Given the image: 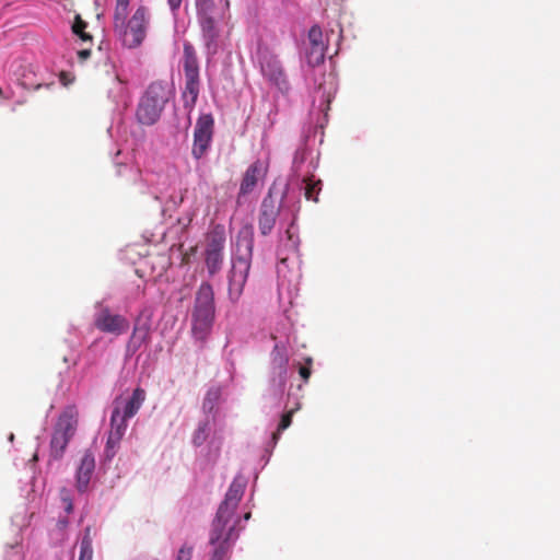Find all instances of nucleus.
<instances>
[{
	"instance_id": "25",
	"label": "nucleus",
	"mask_w": 560,
	"mask_h": 560,
	"mask_svg": "<svg viewBox=\"0 0 560 560\" xmlns=\"http://www.w3.org/2000/svg\"><path fill=\"white\" fill-rule=\"evenodd\" d=\"M92 558H93L92 539H91L89 533H86L80 542L79 560H92Z\"/></svg>"
},
{
	"instance_id": "8",
	"label": "nucleus",
	"mask_w": 560,
	"mask_h": 560,
	"mask_svg": "<svg viewBox=\"0 0 560 560\" xmlns=\"http://www.w3.org/2000/svg\"><path fill=\"white\" fill-rule=\"evenodd\" d=\"M258 58L264 77L277 85L279 90L288 91L289 82L279 58L268 48H260Z\"/></svg>"
},
{
	"instance_id": "22",
	"label": "nucleus",
	"mask_w": 560,
	"mask_h": 560,
	"mask_svg": "<svg viewBox=\"0 0 560 560\" xmlns=\"http://www.w3.org/2000/svg\"><path fill=\"white\" fill-rule=\"evenodd\" d=\"M304 197L308 201L318 202V195L322 190V180H315L314 176L303 179Z\"/></svg>"
},
{
	"instance_id": "4",
	"label": "nucleus",
	"mask_w": 560,
	"mask_h": 560,
	"mask_svg": "<svg viewBox=\"0 0 560 560\" xmlns=\"http://www.w3.org/2000/svg\"><path fill=\"white\" fill-rule=\"evenodd\" d=\"M245 485L238 480H234L223 500L221 502L215 518L212 522L210 532V544H215L223 536L224 527L228 526L231 517L233 516L240 501L243 498Z\"/></svg>"
},
{
	"instance_id": "13",
	"label": "nucleus",
	"mask_w": 560,
	"mask_h": 560,
	"mask_svg": "<svg viewBox=\"0 0 560 560\" xmlns=\"http://www.w3.org/2000/svg\"><path fill=\"white\" fill-rule=\"evenodd\" d=\"M94 469H95L94 455L90 450H86V451H84V453L80 459V465L77 469V475H75V479H77L75 487L79 492L82 493V492L86 491Z\"/></svg>"
},
{
	"instance_id": "27",
	"label": "nucleus",
	"mask_w": 560,
	"mask_h": 560,
	"mask_svg": "<svg viewBox=\"0 0 560 560\" xmlns=\"http://www.w3.org/2000/svg\"><path fill=\"white\" fill-rule=\"evenodd\" d=\"M120 441L121 440L108 434L105 447V454L107 458H112L116 455Z\"/></svg>"
},
{
	"instance_id": "32",
	"label": "nucleus",
	"mask_w": 560,
	"mask_h": 560,
	"mask_svg": "<svg viewBox=\"0 0 560 560\" xmlns=\"http://www.w3.org/2000/svg\"><path fill=\"white\" fill-rule=\"evenodd\" d=\"M192 558V547L190 546H182L177 552L176 560H191Z\"/></svg>"
},
{
	"instance_id": "16",
	"label": "nucleus",
	"mask_w": 560,
	"mask_h": 560,
	"mask_svg": "<svg viewBox=\"0 0 560 560\" xmlns=\"http://www.w3.org/2000/svg\"><path fill=\"white\" fill-rule=\"evenodd\" d=\"M225 246V233L221 226H215L207 234L205 253H223Z\"/></svg>"
},
{
	"instance_id": "21",
	"label": "nucleus",
	"mask_w": 560,
	"mask_h": 560,
	"mask_svg": "<svg viewBox=\"0 0 560 560\" xmlns=\"http://www.w3.org/2000/svg\"><path fill=\"white\" fill-rule=\"evenodd\" d=\"M199 77H185L183 97L186 106L192 107L196 104L199 95Z\"/></svg>"
},
{
	"instance_id": "30",
	"label": "nucleus",
	"mask_w": 560,
	"mask_h": 560,
	"mask_svg": "<svg viewBox=\"0 0 560 560\" xmlns=\"http://www.w3.org/2000/svg\"><path fill=\"white\" fill-rule=\"evenodd\" d=\"M207 428H208V423H202L196 430V432L194 434V443L196 445H200L205 442V440L207 438Z\"/></svg>"
},
{
	"instance_id": "23",
	"label": "nucleus",
	"mask_w": 560,
	"mask_h": 560,
	"mask_svg": "<svg viewBox=\"0 0 560 560\" xmlns=\"http://www.w3.org/2000/svg\"><path fill=\"white\" fill-rule=\"evenodd\" d=\"M223 259V253H205V262L210 276H214L221 270Z\"/></svg>"
},
{
	"instance_id": "26",
	"label": "nucleus",
	"mask_w": 560,
	"mask_h": 560,
	"mask_svg": "<svg viewBox=\"0 0 560 560\" xmlns=\"http://www.w3.org/2000/svg\"><path fill=\"white\" fill-rule=\"evenodd\" d=\"M294 411L295 409H291L282 415L277 431L272 433V440L275 442L279 439L280 433L291 425Z\"/></svg>"
},
{
	"instance_id": "10",
	"label": "nucleus",
	"mask_w": 560,
	"mask_h": 560,
	"mask_svg": "<svg viewBox=\"0 0 560 560\" xmlns=\"http://www.w3.org/2000/svg\"><path fill=\"white\" fill-rule=\"evenodd\" d=\"M280 209L281 203L273 198L271 189H269L259 208L258 229L261 235L267 236L271 233L280 213Z\"/></svg>"
},
{
	"instance_id": "9",
	"label": "nucleus",
	"mask_w": 560,
	"mask_h": 560,
	"mask_svg": "<svg viewBox=\"0 0 560 560\" xmlns=\"http://www.w3.org/2000/svg\"><path fill=\"white\" fill-rule=\"evenodd\" d=\"M94 326L102 332L120 336L129 329V320L120 314H114L109 307H102L94 316Z\"/></svg>"
},
{
	"instance_id": "29",
	"label": "nucleus",
	"mask_w": 560,
	"mask_h": 560,
	"mask_svg": "<svg viewBox=\"0 0 560 560\" xmlns=\"http://www.w3.org/2000/svg\"><path fill=\"white\" fill-rule=\"evenodd\" d=\"M312 358L305 359V364H299V374L301 378L306 383L308 382L311 374H312Z\"/></svg>"
},
{
	"instance_id": "15",
	"label": "nucleus",
	"mask_w": 560,
	"mask_h": 560,
	"mask_svg": "<svg viewBox=\"0 0 560 560\" xmlns=\"http://www.w3.org/2000/svg\"><path fill=\"white\" fill-rule=\"evenodd\" d=\"M235 529V525L225 526L223 530V536L215 544H211L214 546V550L212 552L210 560H226L229 559V555L232 547L233 533Z\"/></svg>"
},
{
	"instance_id": "14",
	"label": "nucleus",
	"mask_w": 560,
	"mask_h": 560,
	"mask_svg": "<svg viewBox=\"0 0 560 560\" xmlns=\"http://www.w3.org/2000/svg\"><path fill=\"white\" fill-rule=\"evenodd\" d=\"M147 397V393L143 388L137 387L131 396L127 399L117 398L114 401V407L119 402L120 406V418L126 420L135 417L137 412L140 410Z\"/></svg>"
},
{
	"instance_id": "17",
	"label": "nucleus",
	"mask_w": 560,
	"mask_h": 560,
	"mask_svg": "<svg viewBox=\"0 0 560 560\" xmlns=\"http://www.w3.org/2000/svg\"><path fill=\"white\" fill-rule=\"evenodd\" d=\"M150 338V327L147 324L138 325L136 324L132 330V334L129 338L127 349L128 351L135 353L140 349V347L148 342Z\"/></svg>"
},
{
	"instance_id": "5",
	"label": "nucleus",
	"mask_w": 560,
	"mask_h": 560,
	"mask_svg": "<svg viewBox=\"0 0 560 560\" xmlns=\"http://www.w3.org/2000/svg\"><path fill=\"white\" fill-rule=\"evenodd\" d=\"M78 427V410L73 406L67 407L59 416L50 440V456L60 459L75 434Z\"/></svg>"
},
{
	"instance_id": "38",
	"label": "nucleus",
	"mask_w": 560,
	"mask_h": 560,
	"mask_svg": "<svg viewBox=\"0 0 560 560\" xmlns=\"http://www.w3.org/2000/svg\"><path fill=\"white\" fill-rule=\"evenodd\" d=\"M0 96L5 97V98H9V96H5V95L3 94V90H2L1 88H0Z\"/></svg>"
},
{
	"instance_id": "2",
	"label": "nucleus",
	"mask_w": 560,
	"mask_h": 560,
	"mask_svg": "<svg viewBox=\"0 0 560 560\" xmlns=\"http://www.w3.org/2000/svg\"><path fill=\"white\" fill-rule=\"evenodd\" d=\"M238 246H244L245 254L237 256L233 260L232 269L229 277V299L231 302L236 303L244 290L245 283L250 269V261L254 248V237L250 228L240 232Z\"/></svg>"
},
{
	"instance_id": "6",
	"label": "nucleus",
	"mask_w": 560,
	"mask_h": 560,
	"mask_svg": "<svg viewBox=\"0 0 560 560\" xmlns=\"http://www.w3.org/2000/svg\"><path fill=\"white\" fill-rule=\"evenodd\" d=\"M150 24V13L147 7L140 5L130 20L126 22L125 27L117 33L122 36L124 45L128 48L139 47L147 36Z\"/></svg>"
},
{
	"instance_id": "28",
	"label": "nucleus",
	"mask_w": 560,
	"mask_h": 560,
	"mask_svg": "<svg viewBox=\"0 0 560 560\" xmlns=\"http://www.w3.org/2000/svg\"><path fill=\"white\" fill-rule=\"evenodd\" d=\"M197 14H211L214 9L213 0H195Z\"/></svg>"
},
{
	"instance_id": "33",
	"label": "nucleus",
	"mask_w": 560,
	"mask_h": 560,
	"mask_svg": "<svg viewBox=\"0 0 560 560\" xmlns=\"http://www.w3.org/2000/svg\"><path fill=\"white\" fill-rule=\"evenodd\" d=\"M86 27L88 23L80 15H75L74 22L72 24V32L74 34H80L81 32L86 30Z\"/></svg>"
},
{
	"instance_id": "35",
	"label": "nucleus",
	"mask_w": 560,
	"mask_h": 560,
	"mask_svg": "<svg viewBox=\"0 0 560 560\" xmlns=\"http://www.w3.org/2000/svg\"><path fill=\"white\" fill-rule=\"evenodd\" d=\"M90 56H91L90 49H81L78 51V57H79L80 61H85L86 59L90 58Z\"/></svg>"
},
{
	"instance_id": "11",
	"label": "nucleus",
	"mask_w": 560,
	"mask_h": 560,
	"mask_svg": "<svg viewBox=\"0 0 560 560\" xmlns=\"http://www.w3.org/2000/svg\"><path fill=\"white\" fill-rule=\"evenodd\" d=\"M307 38L306 61L311 67H317L324 62L326 54L322 28L318 25H313L308 31Z\"/></svg>"
},
{
	"instance_id": "12",
	"label": "nucleus",
	"mask_w": 560,
	"mask_h": 560,
	"mask_svg": "<svg viewBox=\"0 0 560 560\" xmlns=\"http://www.w3.org/2000/svg\"><path fill=\"white\" fill-rule=\"evenodd\" d=\"M265 175L266 168L260 161H256L247 167L240 185V191L237 196L238 203L241 202V198L243 196H246L254 190L255 186L260 179L265 177Z\"/></svg>"
},
{
	"instance_id": "20",
	"label": "nucleus",
	"mask_w": 560,
	"mask_h": 560,
	"mask_svg": "<svg viewBox=\"0 0 560 560\" xmlns=\"http://www.w3.org/2000/svg\"><path fill=\"white\" fill-rule=\"evenodd\" d=\"M127 421L128 420L120 418V406H119V402H117L116 407H114V409H113L112 417H110L109 434L119 440H122V438L126 433L127 427H128Z\"/></svg>"
},
{
	"instance_id": "39",
	"label": "nucleus",
	"mask_w": 560,
	"mask_h": 560,
	"mask_svg": "<svg viewBox=\"0 0 560 560\" xmlns=\"http://www.w3.org/2000/svg\"><path fill=\"white\" fill-rule=\"evenodd\" d=\"M249 517H250V513L249 512L244 515L245 520H249Z\"/></svg>"
},
{
	"instance_id": "3",
	"label": "nucleus",
	"mask_w": 560,
	"mask_h": 560,
	"mask_svg": "<svg viewBox=\"0 0 560 560\" xmlns=\"http://www.w3.org/2000/svg\"><path fill=\"white\" fill-rule=\"evenodd\" d=\"M171 95L168 88L162 82H153L149 85L138 104L137 120L147 126L155 124Z\"/></svg>"
},
{
	"instance_id": "34",
	"label": "nucleus",
	"mask_w": 560,
	"mask_h": 560,
	"mask_svg": "<svg viewBox=\"0 0 560 560\" xmlns=\"http://www.w3.org/2000/svg\"><path fill=\"white\" fill-rule=\"evenodd\" d=\"M182 1L183 0H167V4L172 12H176L180 8Z\"/></svg>"
},
{
	"instance_id": "18",
	"label": "nucleus",
	"mask_w": 560,
	"mask_h": 560,
	"mask_svg": "<svg viewBox=\"0 0 560 560\" xmlns=\"http://www.w3.org/2000/svg\"><path fill=\"white\" fill-rule=\"evenodd\" d=\"M184 73L185 77H199L198 58L190 43L184 44Z\"/></svg>"
},
{
	"instance_id": "7",
	"label": "nucleus",
	"mask_w": 560,
	"mask_h": 560,
	"mask_svg": "<svg viewBox=\"0 0 560 560\" xmlns=\"http://www.w3.org/2000/svg\"><path fill=\"white\" fill-rule=\"evenodd\" d=\"M214 130V119L211 114L200 115L196 121L194 129V143L191 155L196 160H200L208 152Z\"/></svg>"
},
{
	"instance_id": "41",
	"label": "nucleus",
	"mask_w": 560,
	"mask_h": 560,
	"mask_svg": "<svg viewBox=\"0 0 560 560\" xmlns=\"http://www.w3.org/2000/svg\"><path fill=\"white\" fill-rule=\"evenodd\" d=\"M13 439H14V435H13V434H11V435H10V441H13Z\"/></svg>"
},
{
	"instance_id": "19",
	"label": "nucleus",
	"mask_w": 560,
	"mask_h": 560,
	"mask_svg": "<svg viewBox=\"0 0 560 560\" xmlns=\"http://www.w3.org/2000/svg\"><path fill=\"white\" fill-rule=\"evenodd\" d=\"M200 27L202 31V36L206 40L207 47H210L215 43L219 32L215 26V22L210 14H200L198 15Z\"/></svg>"
},
{
	"instance_id": "40",
	"label": "nucleus",
	"mask_w": 560,
	"mask_h": 560,
	"mask_svg": "<svg viewBox=\"0 0 560 560\" xmlns=\"http://www.w3.org/2000/svg\"><path fill=\"white\" fill-rule=\"evenodd\" d=\"M40 86H42V84H37V85H35V88H34V89H35V90H38Z\"/></svg>"
},
{
	"instance_id": "37",
	"label": "nucleus",
	"mask_w": 560,
	"mask_h": 560,
	"mask_svg": "<svg viewBox=\"0 0 560 560\" xmlns=\"http://www.w3.org/2000/svg\"><path fill=\"white\" fill-rule=\"evenodd\" d=\"M130 1L131 0H116V3H118L120 5H126L129 8Z\"/></svg>"
},
{
	"instance_id": "24",
	"label": "nucleus",
	"mask_w": 560,
	"mask_h": 560,
	"mask_svg": "<svg viewBox=\"0 0 560 560\" xmlns=\"http://www.w3.org/2000/svg\"><path fill=\"white\" fill-rule=\"evenodd\" d=\"M129 13V8L126 5H120L116 3L114 10V31L117 33L120 28L125 27L127 22V16Z\"/></svg>"
},
{
	"instance_id": "31",
	"label": "nucleus",
	"mask_w": 560,
	"mask_h": 560,
	"mask_svg": "<svg viewBox=\"0 0 560 560\" xmlns=\"http://www.w3.org/2000/svg\"><path fill=\"white\" fill-rule=\"evenodd\" d=\"M61 501L63 503L65 511L69 514L73 511L72 500L67 489H62L60 492Z\"/></svg>"
},
{
	"instance_id": "36",
	"label": "nucleus",
	"mask_w": 560,
	"mask_h": 560,
	"mask_svg": "<svg viewBox=\"0 0 560 560\" xmlns=\"http://www.w3.org/2000/svg\"><path fill=\"white\" fill-rule=\"evenodd\" d=\"M77 36L80 37L81 40L83 42H92V36L85 32V30L83 32H81L80 34H75Z\"/></svg>"
},
{
	"instance_id": "1",
	"label": "nucleus",
	"mask_w": 560,
	"mask_h": 560,
	"mask_svg": "<svg viewBox=\"0 0 560 560\" xmlns=\"http://www.w3.org/2000/svg\"><path fill=\"white\" fill-rule=\"evenodd\" d=\"M215 317L214 291L209 282H202L195 298L191 313V334L203 343L209 337Z\"/></svg>"
}]
</instances>
